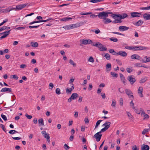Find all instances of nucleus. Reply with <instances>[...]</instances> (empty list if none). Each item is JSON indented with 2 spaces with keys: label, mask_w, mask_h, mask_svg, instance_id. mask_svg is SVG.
Masks as SVG:
<instances>
[{
  "label": "nucleus",
  "mask_w": 150,
  "mask_h": 150,
  "mask_svg": "<svg viewBox=\"0 0 150 150\" xmlns=\"http://www.w3.org/2000/svg\"><path fill=\"white\" fill-rule=\"evenodd\" d=\"M3 30H8L10 28V27H7V26H3Z\"/></svg>",
  "instance_id": "nucleus-58"
},
{
  "label": "nucleus",
  "mask_w": 150,
  "mask_h": 150,
  "mask_svg": "<svg viewBox=\"0 0 150 150\" xmlns=\"http://www.w3.org/2000/svg\"><path fill=\"white\" fill-rule=\"evenodd\" d=\"M143 91V88L142 87H139L138 91V93L139 94V96L141 97H143L142 94Z\"/></svg>",
  "instance_id": "nucleus-15"
},
{
  "label": "nucleus",
  "mask_w": 150,
  "mask_h": 150,
  "mask_svg": "<svg viewBox=\"0 0 150 150\" xmlns=\"http://www.w3.org/2000/svg\"><path fill=\"white\" fill-rule=\"evenodd\" d=\"M102 0H91L90 2L93 3H96L102 1Z\"/></svg>",
  "instance_id": "nucleus-50"
},
{
  "label": "nucleus",
  "mask_w": 150,
  "mask_h": 150,
  "mask_svg": "<svg viewBox=\"0 0 150 150\" xmlns=\"http://www.w3.org/2000/svg\"><path fill=\"white\" fill-rule=\"evenodd\" d=\"M110 53L112 54L113 55H117V52H116L113 49H110L109 50Z\"/></svg>",
  "instance_id": "nucleus-28"
},
{
  "label": "nucleus",
  "mask_w": 150,
  "mask_h": 150,
  "mask_svg": "<svg viewBox=\"0 0 150 150\" xmlns=\"http://www.w3.org/2000/svg\"><path fill=\"white\" fill-rule=\"evenodd\" d=\"M127 71L129 73L132 72L133 71L132 68L131 67V68H127L126 69Z\"/></svg>",
  "instance_id": "nucleus-42"
},
{
  "label": "nucleus",
  "mask_w": 150,
  "mask_h": 150,
  "mask_svg": "<svg viewBox=\"0 0 150 150\" xmlns=\"http://www.w3.org/2000/svg\"><path fill=\"white\" fill-rule=\"evenodd\" d=\"M112 33H113V34H117V35H121L122 36L125 35H124V34L120 33L119 32H112Z\"/></svg>",
  "instance_id": "nucleus-57"
},
{
  "label": "nucleus",
  "mask_w": 150,
  "mask_h": 150,
  "mask_svg": "<svg viewBox=\"0 0 150 150\" xmlns=\"http://www.w3.org/2000/svg\"><path fill=\"white\" fill-rule=\"evenodd\" d=\"M144 19L145 20H150V14L145 13L143 16Z\"/></svg>",
  "instance_id": "nucleus-16"
},
{
  "label": "nucleus",
  "mask_w": 150,
  "mask_h": 150,
  "mask_svg": "<svg viewBox=\"0 0 150 150\" xmlns=\"http://www.w3.org/2000/svg\"><path fill=\"white\" fill-rule=\"evenodd\" d=\"M130 105L131 107H132L133 109H134L135 108V107L134 106V104L132 100L131 101L130 103Z\"/></svg>",
  "instance_id": "nucleus-47"
},
{
  "label": "nucleus",
  "mask_w": 150,
  "mask_h": 150,
  "mask_svg": "<svg viewBox=\"0 0 150 150\" xmlns=\"http://www.w3.org/2000/svg\"><path fill=\"white\" fill-rule=\"evenodd\" d=\"M143 23V21L141 20H139L137 22H136L134 23V25L137 26H141Z\"/></svg>",
  "instance_id": "nucleus-24"
},
{
  "label": "nucleus",
  "mask_w": 150,
  "mask_h": 150,
  "mask_svg": "<svg viewBox=\"0 0 150 150\" xmlns=\"http://www.w3.org/2000/svg\"><path fill=\"white\" fill-rule=\"evenodd\" d=\"M127 80L129 81L131 85H133L136 81V80L134 76L133 75H130L127 77Z\"/></svg>",
  "instance_id": "nucleus-6"
},
{
  "label": "nucleus",
  "mask_w": 150,
  "mask_h": 150,
  "mask_svg": "<svg viewBox=\"0 0 150 150\" xmlns=\"http://www.w3.org/2000/svg\"><path fill=\"white\" fill-rule=\"evenodd\" d=\"M141 115L144 117V120L148 119L149 118V116L148 115L146 114L145 112L142 111V112L141 113Z\"/></svg>",
  "instance_id": "nucleus-19"
},
{
  "label": "nucleus",
  "mask_w": 150,
  "mask_h": 150,
  "mask_svg": "<svg viewBox=\"0 0 150 150\" xmlns=\"http://www.w3.org/2000/svg\"><path fill=\"white\" fill-rule=\"evenodd\" d=\"M129 28L124 26H120L119 27V30L121 31H123L127 30Z\"/></svg>",
  "instance_id": "nucleus-14"
},
{
  "label": "nucleus",
  "mask_w": 150,
  "mask_h": 150,
  "mask_svg": "<svg viewBox=\"0 0 150 150\" xmlns=\"http://www.w3.org/2000/svg\"><path fill=\"white\" fill-rule=\"evenodd\" d=\"M72 18H71L66 17L61 18L60 19V21H69Z\"/></svg>",
  "instance_id": "nucleus-26"
},
{
  "label": "nucleus",
  "mask_w": 150,
  "mask_h": 150,
  "mask_svg": "<svg viewBox=\"0 0 150 150\" xmlns=\"http://www.w3.org/2000/svg\"><path fill=\"white\" fill-rule=\"evenodd\" d=\"M78 97L79 95L77 93H73L72 94L71 97L68 99V101L69 103H70L72 100H75Z\"/></svg>",
  "instance_id": "nucleus-5"
},
{
  "label": "nucleus",
  "mask_w": 150,
  "mask_h": 150,
  "mask_svg": "<svg viewBox=\"0 0 150 150\" xmlns=\"http://www.w3.org/2000/svg\"><path fill=\"white\" fill-rule=\"evenodd\" d=\"M54 85L52 83H50L49 84V89H52L54 87Z\"/></svg>",
  "instance_id": "nucleus-56"
},
{
  "label": "nucleus",
  "mask_w": 150,
  "mask_h": 150,
  "mask_svg": "<svg viewBox=\"0 0 150 150\" xmlns=\"http://www.w3.org/2000/svg\"><path fill=\"white\" fill-rule=\"evenodd\" d=\"M149 130V129H144L142 132V134L143 135H144Z\"/></svg>",
  "instance_id": "nucleus-51"
},
{
  "label": "nucleus",
  "mask_w": 150,
  "mask_h": 150,
  "mask_svg": "<svg viewBox=\"0 0 150 150\" xmlns=\"http://www.w3.org/2000/svg\"><path fill=\"white\" fill-rule=\"evenodd\" d=\"M1 116L4 121H6L7 120V117L5 115L2 114L1 115Z\"/></svg>",
  "instance_id": "nucleus-55"
},
{
  "label": "nucleus",
  "mask_w": 150,
  "mask_h": 150,
  "mask_svg": "<svg viewBox=\"0 0 150 150\" xmlns=\"http://www.w3.org/2000/svg\"><path fill=\"white\" fill-rule=\"evenodd\" d=\"M41 133L45 138H47V135H49L48 134L46 133V132L44 131H42Z\"/></svg>",
  "instance_id": "nucleus-35"
},
{
  "label": "nucleus",
  "mask_w": 150,
  "mask_h": 150,
  "mask_svg": "<svg viewBox=\"0 0 150 150\" xmlns=\"http://www.w3.org/2000/svg\"><path fill=\"white\" fill-rule=\"evenodd\" d=\"M63 28L65 29L66 30H67L72 29L71 24L65 25L63 26Z\"/></svg>",
  "instance_id": "nucleus-29"
},
{
  "label": "nucleus",
  "mask_w": 150,
  "mask_h": 150,
  "mask_svg": "<svg viewBox=\"0 0 150 150\" xmlns=\"http://www.w3.org/2000/svg\"><path fill=\"white\" fill-rule=\"evenodd\" d=\"M125 92L128 95L129 98H133L134 96L133 95L132 92L129 89H126L125 90Z\"/></svg>",
  "instance_id": "nucleus-7"
},
{
  "label": "nucleus",
  "mask_w": 150,
  "mask_h": 150,
  "mask_svg": "<svg viewBox=\"0 0 150 150\" xmlns=\"http://www.w3.org/2000/svg\"><path fill=\"white\" fill-rule=\"evenodd\" d=\"M121 80L123 83L124 85H125L126 84V81H127L126 79H125V77L122 79H121Z\"/></svg>",
  "instance_id": "nucleus-48"
},
{
  "label": "nucleus",
  "mask_w": 150,
  "mask_h": 150,
  "mask_svg": "<svg viewBox=\"0 0 150 150\" xmlns=\"http://www.w3.org/2000/svg\"><path fill=\"white\" fill-rule=\"evenodd\" d=\"M117 55H120V56L122 57H126L127 56V54L125 51H121L117 52Z\"/></svg>",
  "instance_id": "nucleus-13"
},
{
  "label": "nucleus",
  "mask_w": 150,
  "mask_h": 150,
  "mask_svg": "<svg viewBox=\"0 0 150 150\" xmlns=\"http://www.w3.org/2000/svg\"><path fill=\"white\" fill-rule=\"evenodd\" d=\"M127 16L128 15L125 13H123L122 15H120L119 14H112V15H111V16L113 18L115 19L117 18H119L120 19V20H121L122 19H124L127 17Z\"/></svg>",
  "instance_id": "nucleus-1"
},
{
  "label": "nucleus",
  "mask_w": 150,
  "mask_h": 150,
  "mask_svg": "<svg viewBox=\"0 0 150 150\" xmlns=\"http://www.w3.org/2000/svg\"><path fill=\"white\" fill-rule=\"evenodd\" d=\"M31 46L33 47H37L38 46V42H31Z\"/></svg>",
  "instance_id": "nucleus-27"
},
{
  "label": "nucleus",
  "mask_w": 150,
  "mask_h": 150,
  "mask_svg": "<svg viewBox=\"0 0 150 150\" xmlns=\"http://www.w3.org/2000/svg\"><path fill=\"white\" fill-rule=\"evenodd\" d=\"M143 63H145L148 62H150V57H147V56L144 57V59H142L141 60Z\"/></svg>",
  "instance_id": "nucleus-18"
},
{
  "label": "nucleus",
  "mask_w": 150,
  "mask_h": 150,
  "mask_svg": "<svg viewBox=\"0 0 150 150\" xmlns=\"http://www.w3.org/2000/svg\"><path fill=\"white\" fill-rule=\"evenodd\" d=\"M87 41L88 40H84L83 39L81 40V42L82 43L83 45H86L87 44Z\"/></svg>",
  "instance_id": "nucleus-44"
},
{
  "label": "nucleus",
  "mask_w": 150,
  "mask_h": 150,
  "mask_svg": "<svg viewBox=\"0 0 150 150\" xmlns=\"http://www.w3.org/2000/svg\"><path fill=\"white\" fill-rule=\"evenodd\" d=\"M56 93L58 95H59L61 93L60 90L59 88H56Z\"/></svg>",
  "instance_id": "nucleus-49"
},
{
  "label": "nucleus",
  "mask_w": 150,
  "mask_h": 150,
  "mask_svg": "<svg viewBox=\"0 0 150 150\" xmlns=\"http://www.w3.org/2000/svg\"><path fill=\"white\" fill-rule=\"evenodd\" d=\"M39 126H41L44 125V120L42 118H40L38 120Z\"/></svg>",
  "instance_id": "nucleus-22"
},
{
  "label": "nucleus",
  "mask_w": 150,
  "mask_h": 150,
  "mask_svg": "<svg viewBox=\"0 0 150 150\" xmlns=\"http://www.w3.org/2000/svg\"><path fill=\"white\" fill-rule=\"evenodd\" d=\"M40 25H36V26H28L29 28H36L39 27Z\"/></svg>",
  "instance_id": "nucleus-54"
},
{
  "label": "nucleus",
  "mask_w": 150,
  "mask_h": 150,
  "mask_svg": "<svg viewBox=\"0 0 150 150\" xmlns=\"http://www.w3.org/2000/svg\"><path fill=\"white\" fill-rule=\"evenodd\" d=\"M10 31H11V30H9L6 31L5 32L3 33V34H4L6 35H7V36L9 34H10Z\"/></svg>",
  "instance_id": "nucleus-59"
},
{
  "label": "nucleus",
  "mask_w": 150,
  "mask_h": 150,
  "mask_svg": "<svg viewBox=\"0 0 150 150\" xmlns=\"http://www.w3.org/2000/svg\"><path fill=\"white\" fill-rule=\"evenodd\" d=\"M103 23L105 24L112 22V21L110 19L106 18L105 19H104V20H103Z\"/></svg>",
  "instance_id": "nucleus-30"
},
{
  "label": "nucleus",
  "mask_w": 150,
  "mask_h": 150,
  "mask_svg": "<svg viewBox=\"0 0 150 150\" xmlns=\"http://www.w3.org/2000/svg\"><path fill=\"white\" fill-rule=\"evenodd\" d=\"M110 40L113 42H116L118 41V39L116 38H109Z\"/></svg>",
  "instance_id": "nucleus-41"
},
{
  "label": "nucleus",
  "mask_w": 150,
  "mask_h": 150,
  "mask_svg": "<svg viewBox=\"0 0 150 150\" xmlns=\"http://www.w3.org/2000/svg\"><path fill=\"white\" fill-rule=\"evenodd\" d=\"M111 122H106L102 126H105V127L101 129V131L104 132L106 131L110 127Z\"/></svg>",
  "instance_id": "nucleus-2"
},
{
  "label": "nucleus",
  "mask_w": 150,
  "mask_h": 150,
  "mask_svg": "<svg viewBox=\"0 0 150 150\" xmlns=\"http://www.w3.org/2000/svg\"><path fill=\"white\" fill-rule=\"evenodd\" d=\"M103 45L101 44L100 43L99 45H98V48L99 49V50L100 51V50L101 49V48L102 47H103Z\"/></svg>",
  "instance_id": "nucleus-62"
},
{
  "label": "nucleus",
  "mask_w": 150,
  "mask_h": 150,
  "mask_svg": "<svg viewBox=\"0 0 150 150\" xmlns=\"http://www.w3.org/2000/svg\"><path fill=\"white\" fill-rule=\"evenodd\" d=\"M27 4H20L16 6V8L17 10L19 11L21 10L23 8H25L27 5Z\"/></svg>",
  "instance_id": "nucleus-12"
},
{
  "label": "nucleus",
  "mask_w": 150,
  "mask_h": 150,
  "mask_svg": "<svg viewBox=\"0 0 150 150\" xmlns=\"http://www.w3.org/2000/svg\"><path fill=\"white\" fill-rule=\"evenodd\" d=\"M106 69L107 71H110L111 70V65L110 63L107 64L106 65Z\"/></svg>",
  "instance_id": "nucleus-25"
},
{
  "label": "nucleus",
  "mask_w": 150,
  "mask_h": 150,
  "mask_svg": "<svg viewBox=\"0 0 150 150\" xmlns=\"http://www.w3.org/2000/svg\"><path fill=\"white\" fill-rule=\"evenodd\" d=\"M8 52V50L7 49H6L4 50V51L0 50V54L2 55L4 53H7Z\"/></svg>",
  "instance_id": "nucleus-31"
},
{
  "label": "nucleus",
  "mask_w": 150,
  "mask_h": 150,
  "mask_svg": "<svg viewBox=\"0 0 150 150\" xmlns=\"http://www.w3.org/2000/svg\"><path fill=\"white\" fill-rule=\"evenodd\" d=\"M149 147L148 145L144 144L142 145L141 148V150H149Z\"/></svg>",
  "instance_id": "nucleus-21"
},
{
  "label": "nucleus",
  "mask_w": 150,
  "mask_h": 150,
  "mask_svg": "<svg viewBox=\"0 0 150 150\" xmlns=\"http://www.w3.org/2000/svg\"><path fill=\"white\" fill-rule=\"evenodd\" d=\"M88 61L92 63H93L94 62V60L93 57L92 56L89 57V59H88Z\"/></svg>",
  "instance_id": "nucleus-36"
},
{
  "label": "nucleus",
  "mask_w": 150,
  "mask_h": 150,
  "mask_svg": "<svg viewBox=\"0 0 150 150\" xmlns=\"http://www.w3.org/2000/svg\"><path fill=\"white\" fill-rule=\"evenodd\" d=\"M112 101V103L111 104V106L112 107H115L116 105V102L115 100L114 99H113Z\"/></svg>",
  "instance_id": "nucleus-45"
},
{
  "label": "nucleus",
  "mask_w": 150,
  "mask_h": 150,
  "mask_svg": "<svg viewBox=\"0 0 150 150\" xmlns=\"http://www.w3.org/2000/svg\"><path fill=\"white\" fill-rule=\"evenodd\" d=\"M104 57L108 60H110V56L108 53L106 54L104 56Z\"/></svg>",
  "instance_id": "nucleus-38"
},
{
  "label": "nucleus",
  "mask_w": 150,
  "mask_h": 150,
  "mask_svg": "<svg viewBox=\"0 0 150 150\" xmlns=\"http://www.w3.org/2000/svg\"><path fill=\"white\" fill-rule=\"evenodd\" d=\"M64 147L66 150L69 149L70 148L66 144H65L64 145Z\"/></svg>",
  "instance_id": "nucleus-64"
},
{
  "label": "nucleus",
  "mask_w": 150,
  "mask_h": 150,
  "mask_svg": "<svg viewBox=\"0 0 150 150\" xmlns=\"http://www.w3.org/2000/svg\"><path fill=\"white\" fill-rule=\"evenodd\" d=\"M135 66L137 67H143L146 68H148V67H144V66L141 65V64L140 63H136L135 64Z\"/></svg>",
  "instance_id": "nucleus-32"
},
{
  "label": "nucleus",
  "mask_w": 150,
  "mask_h": 150,
  "mask_svg": "<svg viewBox=\"0 0 150 150\" xmlns=\"http://www.w3.org/2000/svg\"><path fill=\"white\" fill-rule=\"evenodd\" d=\"M132 150H138L139 149L137 147L136 145L133 146L132 147Z\"/></svg>",
  "instance_id": "nucleus-60"
},
{
  "label": "nucleus",
  "mask_w": 150,
  "mask_h": 150,
  "mask_svg": "<svg viewBox=\"0 0 150 150\" xmlns=\"http://www.w3.org/2000/svg\"><path fill=\"white\" fill-rule=\"evenodd\" d=\"M1 92H5L8 91L11 92L12 91V89L10 88H2L1 90Z\"/></svg>",
  "instance_id": "nucleus-17"
},
{
  "label": "nucleus",
  "mask_w": 150,
  "mask_h": 150,
  "mask_svg": "<svg viewBox=\"0 0 150 150\" xmlns=\"http://www.w3.org/2000/svg\"><path fill=\"white\" fill-rule=\"evenodd\" d=\"M126 49L129 50H139L138 48H139V47H137V46H126L125 47Z\"/></svg>",
  "instance_id": "nucleus-10"
},
{
  "label": "nucleus",
  "mask_w": 150,
  "mask_h": 150,
  "mask_svg": "<svg viewBox=\"0 0 150 150\" xmlns=\"http://www.w3.org/2000/svg\"><path fill=\"white\" fill-rule=\"evenodd\" d=\"M69 62L74 67H76V64L72 59H70L69 61Z\"/></svg>",
  "instance_id": "nucleus-39"
},
{
  "label": "nucleus",
  "mask_w": 150,
  "mask_h": 150,
  "mask_svg": "<svg viewBox=\"0 0 150 150\" xmlns=\"http://www.w3.org/2000/svg\"><path fill=\"white\" fill-rule=\"evenodd\" d=\"M8 133L11 134H13L15 133H18V132L14 130H10Z\"/></svg>",
  "instance_id": "nucleus-43"
},
{
  "label": "nucleus",
  "mask_w": 150,
  "mask_h": 150,
  "mask_svg": "<svg viewBox=\"0 0 150 150\" xmlns=\"http://www.w3.org/2000/svg\"><path fill=\"white\" fill-rule=\"evenodd\" d=\"M10 8H9V7H8V8H6L5 9H4L2 10V11L3 12H8L10 11Z\"/></svg>",
  "instance_id": "nucleus-40"
},
{
  "label": "nucleus",
  "mask_w": 150,
  "mask_h": 150,
  "mask_svg": "<svg viewBox=\"0 0 150 150\" xmlns=\"http://www.w3.org/2000/svg\"><path fill=\"white\" fill-rule=\"evenodd\" d=\"M115 20L112 22V23H120L122 22L121 20H120V19H115Z\"/></svg>",
  "instance_id": "nucleus-33"
},
{
  "label": "nucleus",
  "mask_w": 150,
  "mask_h": 150,
  "mask_svg": "<svg viewBox=\"0 0 150 150\" xmlns=\"http://www.w3.org/2000/svg\"><path fill=\"white\" fill-rule=\"evenodd\" d=\"M92 31L93 32H94L96 34H98L99 33H100V32L99 30L98 29H97L95 30H92Z\"/></svg>",
  "instance_id": "nucleus-53"
},
{
  "label": "nucleus",
  "mask_w": 150,
  "mask_h": 150,
  "mask_svg": "<svg viewBox=\"0 0 150 150\" xmlns=\"http://www.w3.org/2000/svg\"><path fill=\"white\" fill-rule=\"evenodd\" d=\"M131 17L132 18L139 17L140 16L139 15H141L140 13L137 12H133L130 13Z\"/></svg>",
  "instance_id": "nucleus-9"
},
{
  "label": "nucleus",
  "mask_w": 150,
  "mask_h": 150,
  "mask_svg": "<svg viewBox=\"0 0 150 150\" xmlns=\"http://www.w3.org/2000/svg\"><path fill=\"white\" fill-rule=\"evenodd\" d=\"M131 58L132 59L141 60L142 58L138 55L134 54L131 56Z\"/></svg>",
  "instance_id": "nucleus-11"
},
{
  "label": "nucleus",
  "mask_w": 150,
  "mask_h": 150,
  "mask_svg": "<svg viewBox=\"0 0 150 150\" xmlns=\"http://www.w3.org/2000/svg\"><path fill=\"white\" fill-rule=\"evenodd\" d=\"M120 106H122L123 105V100L122 98H121L120 99Z\"/></svg>",
  "instance_id": "nucleus-52"
},
{
  "label": "nucleus",
  "mask_w": 150,
  "mask_h": 150,
  "mask_svg": "<svg viewBox=\"0 0 150 150\" xmlns=\"http://www.w3.org/2000/svg\"><path fill=\"white\" fill-rule=\"evenodd\" d=\"M116 61L117 62V63L119 65H122V63L120 60L116 59Z\"/></svg>",
  "instance_id": "nucleus-61"
},
{
  "label": "nucleus",
  "mask_w": 150,
  "mask_h": 150,
  "mask_svg": "<svg viewBox=\"0 0 150 150\" xmlns=\"http://www.w3.org/2000/svg\"><path fill=\"white\" fill-rule=\"evenodd\" d=\"M98 16L100 19H104L108 17V15L107 14L106 12H100L98 15Z\"/></svg>",
  "instance_id": "nucleus-3"
},
{
  "label": "nucleus",
  "mask_w": 150,
  "mask_h": 150,
  "mask_svg": "<svg viewBox=\"0 0 150 150\" xmlns=\"http://www.w3.org/2000/svg\"><path fill=\"white\" fill-rule=\"evenodd\" d=\"M127 113L129 119L132 121H134V119L131 114L129 112H127Z\"/></svg>",
  "instance_id": "nucleus-23"
},
{
  "label": "nucleus",
  "mask_w": 150,
  "mask_h": 150,
  "mask_svg": "<svg viewBox=\"0 0 150 150\" xmlns=\"http://www.w3.org/2000/svg\"><path fill=\"white\" fill-rule=\"evenodd\" d=\"M103 131H101V130L100 132L97 133L93 136V137L96 139V140L97 142H99L101 137L102 134H100Z\"/></svg>",
  "instance_id": "nucleus-4"
},
{
  "label": "nucleus",
  "mask_w": 150,
  "mask_h": 150,
  "mask_svg": "<svg viewBox=\"0 0 150 150\" xmlns=\"http://www.w3.org/2000/svg\"><path fill=\"white\" fill-rule=\"evenodd\" d=\"M71 88H67L66 89V93L67 94H71V93L72 91L74 89V85L73 84H71Z\"/></svg>",
  "instance_id": "nucleus-8"
},
{
  "label": "nucleus",
  "mask_w": 150,
  "mask_h": 150,
  "mask_svg": "<svg viewBox=\"0 0 150 150\" xmlns=\"http://www.w3.org/2000/svg\"><path fill=\"white\" fill-rule=\"evenodd\" d=\"M25 116L29 119H30L32 118V116L31 115H29L27 114L25 115Z\"/></svg>",
  "instance_id": "nucleus-63"
},
{
  "label": "nucleus",
  "mask_w": 150,
  "mask_h": 150,
  "mask_svg": "<svg viewBox=\"0 0 150 150\" xmlns=\"http://www.w3.org/2000/svg\"><path fill=\"white\" fill-rule=\"evenodd\" d=\"M0 127L5 132H6V129L4 127V126L2 124H0Z\"/></svg>",
  "instance_id": "nucleus-46"
},
{
  "label": "nucleus",
  "mask_w": 150,
  "mask_h": 150,
  "mask_svg": "<svg viewBox=\"0 0 150 150\" xmlns=\"http://www.w3.org/2000/svg\"><path fill=\"white\" fill-rule=\"evenodd\" d=\"M81 25V24L79 23H77L75 24H71L72 29L78 27L80 26Z\"/></svg>",
  "instance_id": "nucleus-20"
},
{
  "label": "nucleus",
  "mask_w": 150,
  "mask_h": 150,
  "mask_svg": "<svg viewBox=\"0 0 150 150\" xmlns=\"http://www.w3.org/2000/svg\"><path fill=\"white\" fill-rule=\"evenodd\" d=\"M147 80V78L145 77L143 78H142L139 81V83H144Z\"/></svg>",
  "instance_id": "nucleus-34"
},
{
  "label": "nucleus",
  "mask_w": 150,
  "mask_h": 150,
  "mask_svg": "<svg viewBox=\"0 0 150 150\" xmlns=\"http://www.w3.org/2000/svg\"><path fill=\"white\" fill-rule=\"evenodd\" d=\"M111 75H112L113 77L117 78L118 76V74L115 73L111 72H110Z\"/></svg>",
  "instance_id": "nucleus-37"
}]
</instances>
